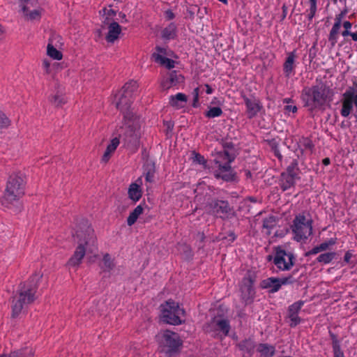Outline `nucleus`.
Returning <instances> with one entry per match:
<instances>
[{
	"label": "nucleus",
	"instance_id": "obj_1",
	"mask_svg": "<svg viewBox=\"0 0 357 357\" xmlns=\"http://www.w3.org/2000/svg\"><path fill=\"white\" fill-rule=\"evenodd\" d=\"M334 80L333 75L326 73L324 77L317 79L314 85L305 88L301 94L304 107L311 112L329 107L334 96Z\"/></svg>",
	"mask_w": 357,
	"mask_h": 357
},
{
	"label": "nucleus",
	"instance_id": "obj_2",
	"mask_svg": "<svg viewBox=\"0 0 357 357\" xmlns=\"http://www.w3.org/2000/svg\"><path fill=\"white\" fill-rule=\"evenodd\" d=\"M73 236L78 246L73 255L69 259L67 265L75 267L81 264L86 252L93 253L96 251V238L93 229L86 219H82L77 225Z\"/></svg>",
	"mask_w": 357,
	"mask_h": 357
},
{
	"label": "nucleus",
	"instance_id": "obj_3",
	"mask_svg": "<svg viewBox=\"0 0 357 357\" xmlns=\"http://www.w3.org/2000/svg\"><path fill=\"white\" fill-rule=\"evenodd\" d=\"M43 275L35 273L29 280L28 284L21 282L19 285L18 294L12 300V318H16L22 312L24 305H29L36 299V292Z\"/></svg>",
	"mask_w": 357,
	"mask_h": 357
},
{
	"label": "nucleus",
	"instance_id": "obj_4",
	"mask_svg": "<svg viewBox=\"0 0 357 357\" xmlns=\"http://www.w3.org/2000/svg\"><path fill=\"white\" fill-rule=\"evenodd\" d=\"M25 177L23 174L13 173L9 176L1 199L2 204L9 207L24 195Z\"/></svg>",
	"mask_w": 357,
	"mask_h": 357
},
{
	"label": "nucleus",
	"instance_id": "obj_5",
	"mask_svg": "<svg viewBox=\"0 0 357 357\" xmlns=\"http://www.w3.org/2000/svg\"><path fill=\"white\" fill-rule=\"evenodd\" d=\"M137 89V84L135 81L131 80L124 84L122 89L115 95L116 107L123 114V120L133 119L134 114L130 110L132 102V96Z\"/></svg>",
	"mask_w": 357,
	"mask_h": 357
},
{
	"label": "nucleus",
	"instance_id": "obj_6",
	"mask_svg": "<svg viewBox=\"0 0 357 357\" xmlns=\"http://www.w3.org/2000/svg\"><path fill=\"white\" fill-rule=\"evenodd\" d=\"M156 340L160 352L167 357H172L180 352L183 341L179 335L169 330H165L156 335Z\"/></svg>",
	"mask_w": 357,
	"mask_h": 357
},
{
	"label": "nucleus",
	"instance_id": "obj_7",
	"mask_svg": "<svg viewBox=\"0 0 357 357\" xmlns=\"http://www.w3.org/2000/svg\"><path fill=\"white\" fill-rule=\"evenodd\" d=\"M132 119L123 120V125L116 129V135L126 146L135 149L139 146L140 133Z\"/></svg>",
	"mask_w": 357,
	"mask_h": 357
},
{
	"label": "nucleus",
	"instance_id": "obj_8",
	"mask_svg": "<svg viewBox=\"0 0 357 357\" xmlns=\"http://www.w3.org/2000/svg\"><path fill=\"white\" fill-rule=\"evenodd\" d=\"M160 308L161 319L163 322L175 326L180 325L183 322L182 317H185V312L175 301L168 300L161 304Z\"/></svg>",
	"mask_w": 357,
	"mask_h": 357
},
{
	"label": "nucleus",
	"instance_id": "obj_9",
	"mask_svg": "<svg viewBox=\"0 0 357 357\" xmlns=\"http://www.w3.org/2000/svg\"><path fill=\"white\" fill-rule=\"evenodd\" d=\"M294 238L299 242L307 239L312 234V220L306 219L303 215H298L291 226Z\"/></svg>",
	"mask_w": 357,
	"mask_h": 357
},
{
	"label": "nucleus",
	"instance_id": "obj_10",
	"mask_svg": "<svg viewBox=\"0 0 357 357\" xmlns=\"http://www.w3.org/2000/svg\"><path fill=\"white\" fill-rule=\"evenodd\" d=\"M208 213L222 220L229 219L235 215L233 208L226 200L213 199L207 203Z\"/></svg>",
	"mask_w": 357,
	"mask_h": 357
},
{
	"label": "nucleus",
	"instance_id": "obj_11",
	"mask_svg": "<svg viewBox=\"0 0 357 357\" xmlns=\"http://www.w3.org/2000/svg\"><path fill=\"white\" fill-rule=\"evenodd\" d=\"M294 255L289 251H286L281 247L275 248V255L273 257V264L278 270L285 271H289L295 264Z\"/></svg>",
	"mask_w": 357,
	"mask_h": 357
},
{
	"label": "nucleus",
	"instance_id": "obj_12",
	"mask_svg": "<svg viewBox=\"0 0 357 357\" xmlns=\"http://www.w3.org/2000/svg\"><path fill=\"white\" fill-rule=\"evenodd\" d=\"M298 162L296 160H293L286 171L280 175V186L282 191H286L294 186L296 179L298 178Z\"/></svg>",
	"mask_w": 357,
	"mask_h": 357
},
{
	"label": "nucleus",
	"instance_id": "obj_13",
	"mask_svg": "<svg viewBox=\"0 0 357 357\" xmlns=\"http://www.w3.org/2000/svg\"><path fill=\"white\" fill-rule=\"evenodd\" d=\"M255 282V275L254 273H248L243 278L241 286V292L242 299L246 303H250L255 297V291L253 284Z\"/></svg>",
	"mask_w": 357,
	"mask_h": 357
},
{
	"label": "nucleus",
	"instance_id": "obj_14",
	"mask_svg": "<svg viewBox=\"0 0 357 357\" xmlns=\"http://www.w3.org/2000/svg\"><path fill=\"white\" fill-rule=\"evenodd\" d=\"M356 93L357 91L354 88L349 87L343 94L342 108L340 111L342 116L347 117L350 114L354 105Z\"/></svg>",
	"mask_w": 357,
	"mask_h": 357
},
{
	"label": "nucleus",
	"instance_id": "obj_15",
	"mask_svg": "<svg viewBox=\"0 0 357 357\" xmlns=\"http://www.w3.org/2000/svg\"><path fill=\"white\" fill-rule=\"evenodd\" d=\"M216 178H221L225 181H233L236 178V173L229 164H220L218 169L213 173Z\"/></svg>",
	"mask_w": 357,
	"mask_h": 357
},
{
	"label": "nucleus",
	"instance_id": "obj_16",
	"mask_svg": "<svg viewBox=\"0 0 357 357\" xmlns=\"http://www.w3.org/2000/svg\"><path fill=\"white\" fill-rule=\"evenodd\" d=\"M246 106V113L249 119L255 117L261 108L260 102L253 96H242Z\"/></svg>",
	"mask_w": 357,
	"mask_h": 357
},
{
	"label": "nucleus",
	"instance_id": "obj_17",
	"mask_svg": "<svg viewBox=\"0 0 357 357\" xmlns=\"http://www.w3.org/2000/svg\"><path fill=\"white\" fill-rule=\"evenodd\" d=\"M304 302L298 301L295 302L289 307L288 309V317L290 319L289 326L291 327H295L301 322V318L298 316L299 311L301 310Z\"/></svg>",
	"mask_w": 357,
	"mask_h": 357
},
{
	"label": "nucleus",
	"instance_id": "obj_18",
	"mask_svg": "<svg viewBox=\"0 0 357 357\" xmlns=\"http://www.w3.org/2000/svg\"><path fill=\"white\" fill-rule=\"evenodd\" d=\"M211 324L215 331H219L224 336L229 335L231 327L228 319L222 317H214Z\"/></svg>",
	"mask_w": 357,
	"mask_h": 357
},
{
	"label": "nucleus",
	"instance_id": "obj_19",
	"mask_svg": "<svg viewBox=\"0 0 357 357\" xmlns=\"http://www.w3.org/2000/svg\"><path fill=\"white\" fill-rule=\"evenodd\" d=\"M56 93L52 96L50 101L56 107H61L67 102L65 96V90L64 88L59 84H56Z\"/></svg>",
	"mask_w": 357,
	"mask_h": 357
},
{
	"label": "nucleus",
	"instance_id": "obj_20",
	"mask_svg": "<svg viewBox=\"0 0 357 357\" xmlns=\"http://www.w3.org/2000/svg\"><path fill=\"white\" fill-rule=\"evenodd\" d=\"M121 31L120 25L116 22H112L108 26V33L106 36V40L109 43H114L119 38Z\"/></svg>",
	"mask_w": 357,
	"mask_h": 357
},
{
	"label": "nucleus",
	"instance_id": "obj_21",
	"mask_svg": "<svg viewBox=\"0 0 357 357\" xmlns=\"http://www.w3.org/2000/svg\"><path fill=\"white\" fill-rule=\"evenodd\" d=\"M261 287L263 289H270L271 293L277 292L281 288L278 278L273 277L264 280L261 283Z\"/></svg>",
	"mask_w": 357,
	"mask_h": 357
},
{
	"label": "nucleus",
	"instance_id": "obj_22",
	"mask_svg": "<svg viewBox=\"0 0 357 357\" xmlns=\"http://www.w3.org/2000/svg\"><path fill=\"white\" fill-rule=\"evenodd\" d=\"M238 347L243 352V357H251L254 351L255 343L252 340H245L238 344Z\"/></svg>",
	"mask_w": 357,
	"mask_h": 357
},
{
	"label": "nucleus",
	"instance_id": "obj_23",
	"mask_svg": "<svg viewBox=\"0 0 357 357\" xmlns=\"http://www.w3.org/2000/svg\"><path fill=\"white\" fill-rule=\"evenodd\" d=\"M295 51L288 54V56L283 65V70L286 77H289L294 69Z\"/></svg>",
	"mask_w": 357,
	"mask_h": 357
},
{
	"label": "nucleus",
	"instance_id": "obj_24",
	"mask_svg": "<svg viewBox=\"0 0 357 357\" xmlns=\"http://www.w3.org/2000/svg\"><path fill=\"white\" fill-rule=\"evenodd\" d=\"M223 155L229 158V162H233L236 157V151L234 144L231 142H225L222 144Z\"/></svg>",
	"mask_w": 357,
	"mask_h": 357
},
{
	"label": "nucleus",
	"instance_id": "obj_25",
	"mask_svg": "<svg viewBox=\"0 0 357 357\" xmlns=\"http://www.w3.org/2000/svg\"><path fill=\"white\" fill-rule=\"evenodd\" d=\"M152 57L154 61L160 63L161 66H165L167 69H172L174 68L175 61L171 59L167 58L160 54L153 53Z\"/></svg>",
	"mask_w": 357,
	"mask_h": 357
},
{
	"label": "nucleus",
	"instance_id": "obj_26",
	"mask_svg": "<svg viewBox=\"0 0 357 357\" xmlns=\"http://www.w3.org/2000/svg\"><path fill=\"white\" fill-rule=\"evenodd\" d=\"M0 357H33V351L31 348H23L11 352L9 354H3Z\"/></svg>",
	"mask_w": 357,
	"mask_h": 357
},
{
	"label": "nucleus",
	"instance_id": "obj_27",
	"mask_svg": "<svg viewBox=\"0 0 357 357\" xmlns=\"http://www.w3.org/2000/svg\"><path fill=\"white\" fill-rule=\"evenodd\" d=\"M335 244V240L331 238L330 240L323 242L321 244L314 247L312 250L305 253V256H310L312 255H317L321 252L326 250L330 245Z\"/></svg>",
	"mask_w": 357,
	"mask_h": 357
},
{
	"label": "nucleus",
	"instance_id": "obj_28",
	"mask_svg": "<svg viewBox=\"0 0 357 357\" xmlns=\"http://www.w3.org/2000/svg\"><path fill=\"white\" fill-rule=\"evenodd\" d=\"M100 267L104 272H110L115 267L114 259H112L111 256L108 253L104 255L102 263L100 264Z\"/></svg>",
	"mask_w": 357,
	"mask_h": 357
},
{
	"label": "nucleus",
	"instance_id": "obj_29",
	"mask_svg": "<svg viewBox=\"0 0 357 357\" xmlns=\"http://www.w3.org/2000/svg\"><path fill=\"white\" fill-rule=\"evenodd\" d=\"M162 37L165 40H171L176 37V26L174 23H170L162 31Z\"/></svg>",
	"mask_w": 357,
	"mask_h": 357
},
{
	"label": "nucleus",
	"instance_id": "obj_30",
	"mask_svg": "<svg viewBox=\"0 0 357 357\" xmlns=\"http://www.w3.org/2000/svg\"><path fill=\"white\" fill-rule=\"evenodd\" d=\"M275 347L267 344H260L257 348V351L261 357H271L275 354Z\"/></svg>",
	"mask_w": 357,
	"mask_h": 357
},
{
	"label": "nucleus",
	"instance_id": "obj_31",
	"mask_svg": "<svg viewBox=\"0 0 357 357\" xmlns=\"http://www.w3.org/2000/svg\"><path fill=\"white\" fill-rule=\"evenodd\" d=\"M144 208L142 205H138L129 215L127 218V224L132 226L135 223L139 216L143 213Z\"/></svg>",
	"mask_w": 357,
	"mask_h": 357
},
{
	"label": "nucleus",
	"instance_id": "obj_32",
	"mask_svg": "<svg viewBox=\"0 0 357 357\" xmlns=\"http://www.w3.org/2000/svg\"><path fill=\"white\" fill-rule=\"evenodd\" d=\"M130 199L134 202H137L142 197V192L139 186L137 183H132L128 190Z\"/></svg>",
	"mask_w": 357,
	"mask_h": 357
},
{
	"label": "nucleus",
	"instance_id": "obj_33",
	"mask_svg": "<svg viewBox=\"0 0 357 357\" xmlns=\"http://www.w3.org/2000/svg\"><path fill=\"white\" fill-rule=\"evenodd\" d=\"M178 102H186L187 96L182 93H178L175 96H171L169 98V105L172 107H182L183 105H180Z\"/></svg>",
	"mask_w": 357,
	"mask_h": 357
},
{
	"label": "nucleus",
	"instance_id": "obj_34",
	"mask_svg": "<svg viewBox=\"0 0 357 357\" xmlns=\"http://www.w3.org/2000/svg\"><path fill=\"white\" fill-rule=\"evenodd\" d=\"M47 54L51 58L56 60H61L62 59V53L56 50L52 44L49 43L47 47Z\"/></svg>",
	"mask_w": 357,
	"mask_h": 357
},
{
	"label": "nucleus",
	"instance_id": "obj_35",
	"mask_svg": "<svg viewBox=\"0 0 357 357\" xmlns=\"http://www.w3.org/2000/svg\"><path fill=\"white\" fill-rule=\"evenodd\" d=\"M335 258V252H325L319 255L316 261L321 264H328Z\"/></svg>",
	"mask_w": 357,
	"mask_h": 357
},
{
	"label": "nucleus",
	"instance_id": "obj_36",
	"mask_svg": "<svg viewBox=\"0 0 357 357\" xmlns=\"http://www.w3.org/2000/svg\"><path fill=\"white\" fill-rule=\"evenodd\" d=\"M168 79L173 86H176L184 80L183 76L178 74L176 70H173L169 73Z\"/></svg>",
	"mask_w": 357,
	"mask_h": 357
},
{
	"label": "nucleus",
	"instance_id": "obj_37",
	"mask_svg": "<svg viewBox=\"0 0 357 357\" xmlns=\"http://www.w3.org/2000/svg\"><path fill=\"white\" fill-rule=\"evenodd\" d=\"M178 250L182 255H183L184 257L187 259H190L192 257L191 248L190 247V245L187 244H178Z\"/></svg>",
	"mask_w": 357,
	"mask_h": 357
},
{
	"label": "nucleus",
	"instance_id": "obj_38",
	"mask_svg": "<svg viewBox=\"0 0 357 357\" xmlns=\"http://www.w3.org/2000/svg\"><path fill=\"white\" fill-rule=\"evenodd\" d=\"M222 114V110L219 107H210L205 113V116L208 118L218 117Z\"/></svg>",
	"mask_w": 357,
	"mask_h": 357
},
{
	"label": "nucleus",
	"instance_id": "obj_39",
	"mask_svg": "<svg viewBox=\"0 0 357 357\" xmlns=\"http://www.w3.org/2000/svg\"><path fill=\"white\" fill-rule=\"evenodd\" d=\"M9 118L0 110V129L7 128L10 126Z\"/></svg>",
	"mask_w": 357,
	"mask_h": 357
},
{
	"label": "nucleus",
	"instance_id": "obj_40",
	"mask_svg": "<svg viewBox=\"0 0 357 357\" xmlns=\"http://www.w3.org/2000/svg\"><path fill=\"white\" fill-rule=\"evenodd\" d=\"M275 218L273 215L269 216L263 220V227L268 229H272L275 226Z\"/></svg>",
	"mask_w": 357,
	"mask_h": 357
},
{
	"label": "nucleus",
	"instance_id": "obj_41",
	"mask_svg": "<svg viewBox=\"0 0 357 357\" xmlns=\"http://www.w3.org/2000/svg\"><path fill=\"white\" fill-rule=\"evenodd\" d=\"M222 155H223V151L218 153L217 156L214 160L215 163L218 164V165L220 164H227V163L231 165V163L232 162H229V158L225 157Z\"/></svg>",
	"mask_w": 357,
	"mask_h": 357
},
{
	"label": "nucleus",
	"instance_id": "obj_42",
	"mask_svg": "<svg viewBox=\"0 0 357 357\" xmlns=\"http://www.w3.org/2000/svg\"><path fill=\"white\" fill-rule=\"evenodd\" d=\"M155 172V163L151 160H146L144 165V173Z\"/></svg>",
	"mask_w": 357,
	"mask_h": 357
},
{
	"label": "nucleus",
	"instance_id": "obj_43",
	"mask_svg": "<svg viewBox=\"0 0 357 357\" xmlns=\"http://www.w3.org/2000/svg\"><path fill=\"white\" fill-rule=\"evenodd\" d=\"M119 143H120V139L117 136H116L111 140L110 144L107 145V149L113 153L115 151V150L116 149Z\"/></svg>",
	"mask_w": 357,
	"mask_h": 357
},
{
	"label": "nucleus",
	"instance_id": "obj_44",
	"mask_svg": "<svg viewBox=\"0 0 357 357\" xmlns=\"http://www.w3.org/2000/svg\"><path fill=\"white\" fill-rule=\"evenodd\" d=\"M300 142H301V146H303L305 149L309 150L310 151H312V149L314 148V144L311 139H310L309 138H307V137L303 138Z\"/></svg>",
	"mask_w": 357,
	"mask_h": 357
},
{
	"label": "nucleus",
	"instance_id": "obj_45",
	"mask_svg": "<svg viewBox=\"0 0 357 357\" xmlns=\"http://www.w3.org/2000/svg\"><path fill=\"white\" fill-rule=\"evenodd\" d=\"M310 8V13H308V19L312 20L314 16L316 10H317V0H309Z\"/></svg>",
	"mask_w": 357,
	"mask_h": 357
},
{
	"label": "nucleus",
	"instance_id": "obj_46",
	"mask_svg": "<svg viewBox=\"0 0 357 357\" xmlns=\"http://www.w3.org/2000/svg\"><path fill=\"white\" fill-rule=\"evenodd\" d=\"M278 280L279 283L280 284V287H282V285L292 284L296 281V279H294L291 275H289L287 277L278 278Z\"/></svg>",
	"mask_w": 357,
	"mask_h": 357
},
{
	"label": "nucleus",
	"instance_id": "obj_47",
	"mask_svg": "<svg viewBox=\"0 0 357 357\" xmlns=\"http://www.w3.org/2000/svg\"><path fill=\"white\" fill-rule=\"evenodd\" d=\"M199 88L197 87L195 88L192 91V96H193V102L192 104V106L193 107H198L199 106Z\"/></svg>",
	"mask_w": 357,
	"mask_h": 357
},
{
	"label": "nucleus",
	"instance_id": "obj_48",
	"mask_svg": "<svg viewBox=\"0 0 357 357\" xmlns=\"http://www.w3.org/2000/svg\"><path fill=\"white\" fill-rule=\"evenodd\" d=\"M343 26L345 29V31H344L342 34L343 36H347L350 33V31L349 29L351 27V23L349 21H345L343 22Z\"/></svg>",
	"mask_w": 357,
	"mask_h": 357
},
{
	"label": "nucleus",
	"instance_id": "obj_49",
	"mask_svg": "<svg viewBox=\"0 0 357 357\" xmlns=\"http://www.w3.org/2000/svg\"><path fill=\"white\" fill-rule=\"evenodd\" d=\"M193 160L195 162H196L200 165H204L206 162V160H205L204 156H202L199 153H195V157L193 158Z\"/></svg>",
	"mask_w": 357,
	"mask_h": 357
},
{
	"label": "nucleus",
	"instance_id": "obj_50",
	"mask_svg": "<svg viewBox=\"0 0 357 357\" xmlns=\"http://www.w3.org/2000/svg\"><path fill=\"white\" fill-rule=\"evenodd\" d=\"M112 155V153L111 151H109L107 149L102 156L101 161L104 163H107L109 160L110 159L111 155Z\"/></svg>",
	"mask_w": 357,
	"mask_h": 357
},
{
	"label": "nucleus",
	"instance_id": "obj_51",
	"mask_svg": "<svg viewBox=\"0 0 357 357\" xmlns=\"http://www.w3.org/2000/svg\"><path fill=\"white\" fill-rule=\"evenodd\" d=\"M329 41L332 45H335V24L333 25L330 31Z\"/></svg>",
	"mask_w": 357,
	"mask_h": 357
},
{
	"label": "nucleus",
	"instance_id": "obj_52",
	"mask_svg": "<svg viewBox=\"0 0 357 357\" xmlns=\"http://www.w3.org/2000/svg\"><path fill=\"white\" fill-rule=\"evenodd\" d=\"M144 174L145 175V179L147 182H149V183L153 182L155 172H151V173L147 172V173H144Z\"/></svg>",
	"mask_w": 357,
	"mask_h": 357
},
{
	"label": "nucleus",
	"instance_id": "obj_53",
	"mask_svg": "<svg viewBox=\"0 0 357 357\" xmlns=\"http://www.w3.org/2000/svg\"><path fill=\"white\" fill-rule=\"evenodd\" d=\"M161 86L164 90L168 89L172 86H174L173 84H171L168 78L162 82Z\"/></svg>",
	"mask_w": 357,
	"mask_h": 357
},
{
	"label": "nucleus",
	"instance_id": "obj_54",
	"mask_svg": "<svg viewBox=\"0 0 357 357\" xmlns=\"http://www.w3.org/2000/svg\"><path fill=\"white\" fill-rule=\"evenodd\" d=\"M40 12L38 10H34L29 13V16L31 20H35L40 16Z\"/></svg>",
	"mask_w": 357,
	"mask_h": 357
},
{
	"label": "nucleus",
	"instance_id": "obj_55",
	"mask_svg": "<svg viewBox=\"0 0 357 357\" xmlns=\"http://www.w3.org/2000/svg\"><path fill=\"white\" fill-rule=\"evenodd\" d=\"M155 50L157 51V52H155V54H160L161 55H167V49L165 48V47H161L160 46H157L155 47Z\"/></svg>",
	"mask_w": 357,
	"mask_h": 357
},
{
	"label": "nucleus",
	"instance_id": "obj_56",
	"mask_svg": "<svg viewBox=\"0 0 357 357\" xmlns=\"http://www.w3.org/2000/svg\"><path fill=\"white\" fill-rule=\"evenodd\" d=\"M226 238H228V241H231V242H233L235 241V239L236 238V234H234V231H229L228 232V234H227V236L225 237Z\"/></svg>",
	"mask_w": 357,
	"mask_h": 357
},
{
	"label": "nucleus",
	"instance_id": "obj_57",
	"mask_svg": "<svg viewBox=\"0 0 357 357\" xmlns=\"http://www.w3.org/2000/svg\"><path fill=\"white\" fill-rule=\"evenodd\" d=\"M43 67L45 70L46 73H50V63L48 60L45 59L43 61Z\"/></svg>",
	"mask_w": 357,
	"mask_h": 357
},
{
	"label": "nucleus",
	"instance_id": "obj_58",
	"mask_svg": "<svg viewBox=\"0 0 357 357\" xmlns=\"http://www.w3.org/2000/svg\"><path fill=\"white\" fill-rule=\"evenodd\" d=\"M29 1L30 0H20L21 3L22 4V10L24 13H26L28 11L26 4H28Z\"/></svg>",
	"mask_w": 357,
	"mask_h": 357
},
{
	"label": "nucleus",
	"instance_id": "obj_59",
	"mask_svg": "<svg viewBox=\"0 0 357 357\" xmlns=\"http://www.w3.org/2000/svg\"><path fill=\"white\" fill-rule=\"evenodd\" d=\"M284 110L287 112H291L295 113L297 111V107L295 105H286L284 107Z\"/></svg>",
	"mask_w": 357,
	"mask_h": 357
},
{
	"label": "nucleus",
	"instance_id": "obj_60",
	"mask_svg": "<svg viewBox=\"0 0 357 357\" xmlns=\"http://www.w3.org/2000/svg\"><path fill=\"white\" fill-rule=\"evenodd\" d=\"M315 49L314 47H312L310 49V51H309V55H308V60L310 62L312 61V59L315 56Z\"/></svg>",
	"mask_w": 357,
	"mask_h": 357
},
{
	"label": "nucleus",
	"instance_id": "obj_61",
	"mask_svg": "<svg viewBox=\"0 0 357 357\" xmlns=\"http://www.w3.org/2000/svg\"><path fill=\"white\" fill-rule=\"evenodd\" d=\"M175 17L174 13L170 10H167L166 12H165V17L168 20H172L174 17Z\"/></svg>",
	"mask_w": 357,
	"mask_h": 357
},
{
	"label": "nucleus",
	"instance_id": "obj_62",
	"mask_svg": "<svg viewBox=\"0 0 357 357\" xmlns=\"http://www.w3.org/2000/svg\"><path fill=\"white\" fill-rule=\"evenodd\" d=\"M352 257V254L349 252H347L344 257V261L345 263L348 264L350 261V259Z\"/></svg>",
	"mask_w": 357,
	"mask_h": 357
},
{
	"label": "nucleus",
	"instance_id": "obj_63",
	"mask_svg": "<svg viewBox=\"0 0 357 357\" xmlns=\"http://www.w3.org/2000/svg\"><path fill=\"white\" fill-rule=\"evenodd\" d=\"M206 12V8H203V10H201L200 8H198V10H197V15H199V17L200 18H202L203 17V15Z\"/></svg>",
	"mask_w": 357,
	"mask_h": 357
},
{
	"label": "nucleus",
	"instance_id": "obj_64",
	"mask_svg": "<svg viewBox=\"0 0 357 357\" xmlns=\"http://www.w3.org/2000/svg\"><path fill=\"white\" fill-rule=\"evenodd\" d=\"M336 357H344V354L340 351V349L336 346Z\"/></svg>",
	"mask_w": 357,
	"mask_h": 357
}]
</instances>
